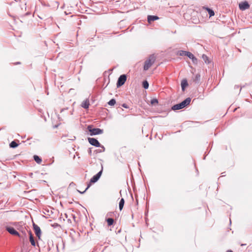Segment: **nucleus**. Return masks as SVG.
Instances as JSON below:
<instances>
[{
	"label": "nucleus",
	"instance_id": "1",
	"mask_svg": "<svg viewBox=\"0 0 252 252\" xmlns=\"http://www.w3.org/2000/svg\"><path fill=\"white\" fill-rule=\"evenodd\" d=\"M191 101V99L190 98H187L185 100L181 102L180 103L174 105L172 107V109L176 110H179L182 108H184L187 105H189Z\"/></svg>",
	"mask_w": 252,
	"mask_h": 252
},
{
	"label": "nucleus",
	"instance_id": "2",
	"mask_svg": "<svg viewBox=\"0 0 252 252\" xmlns=\"http://www.w3.org/2000/svg\"><path fill=\"white\" fill-rule=\"evenodd\" d=\"M155 62V58L153 56L150 57L148 60H147L144 64V69L145 70H148L151 65L153 64Z\"/></svg>",
	"mask_w": 252,
	"mask_h": 252
},
{
	"label": "nucleus",
	"instance_id": "3",
	"mask_svg": "<svg viewBox=\"0 0 252 252\" xmlns=\"http://www.w3.org/2000/svg\"><path fill=\"white\" fill-rule=\"evenodd\" d=\"M89 131L91 132V135H94L97 134H100L103 133V130L99 128H93L91 126H88Z\"/></svg>",
	"mask_w": 252,
	"mask_h": 252
},
{
	"label": "nucleus",
	"instance_id": "4",
	"mask_svg": "<svg viewBox=\"0 0 252 252\" xmlns=\"http://www.w3.org/2000/svg\"><path fill=\"white\" fill-rule=\"evenodd\" d=\"M126 79V77L125 75H122L118 79L117 86L119 87L124 84Z\"/></svg>",
	"mask_w": 252,
	"mask_h": 252
},
{
	"label": "nucleus",
	"instance_id": "5",
	"mask_svg": "<svg viewBox=\"0 0 252 252\" xmlns=\"http://www.w3.org/2000/svg\"><path fill=\"white\" fill-rule=\"evenodd\" d=\"M33 227L36 235L40 239L41 235V231L40 227L34 223L33 224Z\"/></svg>",
	"mask_w": 252,
	"mask_h": 252
},
{
	"label": "nucleus",
	"instance_id": "6",
	"mask_svg": "<svg viewBox=\"0 0 252 252\" xmlns=\"http://www.w3.org/2000/svg\"><path fill=\"white\" fill-rule=\"evenodd\" d=\"M239 7L242 10H245L249 8L250 5L247 1H242L239 4Z\"/></svg>",
	"mask_w": 252,
	"mask_h": 252
},
{
	"label": "nucleus",
	"instance_id": "7",
	"mask_svg": "<svg viewBox=\"0 0 252 252\" xmlns=\"http://www.w3.org/2000/svg\"><path fill=\"white\" fill-rule=\"evenodd\" d=\"M88 141L91 145L94 146L96 147H100V143L96 139L94 138H89Z\"/></svg>",
	"mask_w": 252,
	"mask_h": 252
},
{
	"label": "nucleus",
	"instance_id": "8",
	"mask_svg": "<svg viewBox=\"0 0 252 252\" xmlns=\"http://www.w3.org/2000/svg\"><path fill=\"white\" fill-rule=\"evenodd\" d=\"M6 230L8 231V232L9 233H10L12 235H17V236L19 235V233L16 230H15V229L13 228V227H7Z\"/></svg>",
	"mask_w": 252,
	"mask_h": 252
},
{
	"label": "nucleus",
	"instance_id": "9",
	"mask_svg": "<svg viewBox=\"0 0 252 252\" xmlns=\"http://www.w3.org/2000/svg\"><path fill=\"white\" fill-rule=\"evenodd\" d=\"M187 56H188L189 59H190L193 63H197V60L192 53L188 52V53H187Z\"/></svg>",
	"mask_w": 252,
	"mask_h": 252
},
{
	"label": "nucleus",
	"instance_id": "10",
	"mask_svg": "<svg viewBox=\"0 0 252 252\" xmlns=\"http://www.w3.org/2000/svg\"><path fill=\"white\" fill-rule=\"evenodd\" d=\"M159 18L157 16H149L148 17V21L151 23L152 21L158 20Z\"/></svg>",
	"mask_w": 252,
	"mask_h": 252
},
{
	"label": "nucleus",
	"instance_id": "11",
	"mask_svg": "<svg viewBox=\"0 0 252 252\" xmlns=\"http://www.w3.org/2000/svg\"><path fill=\"white\" fill-rule=\"evenodd\" d=\"M89 100L87 99H86L85 100L83 101V102L82 103V106L85 108H88L89 106Z\"/></svg>",
	"mask_w": 252,
	"mask_h": 252
},
{
	"label": "nucleus",
	"instance_id": "12",
	"mask_svg": "<svg viewBox=\"0 0 252 252\" xmlns=\"http://www.w3.org/2000/svg\"><path fill=\"white\" fill-rule=\"evenodd\" d=\"M188 86V82L186 80H183L181 82V87L183 90Z\"/></svg>",
	"mask_w": 252,
	"mask_h": 252
},
{
	"label": "nucleus",
	"instance_id": "13",
	"mask_svg": "<svg viewBox=\"0 0 252 252\" xmlns=\"http://www.w3.org/2000/svg\"><path fill=\"white\" fill-rule=\"evenodd\" d=\"M99 178H98V176H96V175L94 176L91 179L90 182L92 183H95L98 181Z\"/></svg>",
	"mask_w": 252,
	"mask_h": 252
},
{
	"label": "nucleus",
	"instance_id": "14",
	"mask_svg": "<svg viewBox=\"0 0 252 252\" xmlns=\"http://www.w3.org/2000/svg\"><path fill=\"white\" fill-rule=\"evenodd\" d=\"M125 203V200L124 198H122L119 202V209L121 211L123 209L124 205Z\"/></svg>",
	"mask_w": 252,
	"mask_h": 252
},
{
	"label": "nucleus",
	"instance_id": "15",
	"mask_svg": "<svg viewBox=\"0 0 252 252\" xmlns=\"http://www.w3.org/2000/svg\"><path fill=\"white\" fill-rule=\"evenodd\" d=\"M30 241L32 246H34L35 245V241L33 239V237L31 233H30Z\"/></svg>",
	"mask_w": 252,
	"mask_h": 252
},
{
	"label": "nucleus",
	"instance_id": "16",
	"mask_svg": "<svg viewBox=\"0 0 252 252\" xmlns=\"http://www.w3.org/2000/svg\"><path fill=\"white\" fill-rule=\"evenodd\" d=\"M202 59L204 60V61L205 62V63H210L209 59H208V57L207 56H206L205 55H202Z\"/></svg>",
	"mask_w": 252,
	"mask_h": 252
},
{
	"label": "nucleus",
	"instance_id": "17",
	"mask_svg": "<svg viewBox=\"0 0 252 252\" xmlns=\"http://www.w3.org/2000/svg\"><path fill=\"white\" fill-rule=\"evenodd\" d=\"M158 103V99L156 98H153L151 100V104L153 105H156Z\"/></svg>",
	"mask_w": 252,
	"mask_h": 252
},
{
	"label": "nucleus",
	"instance_id": "18",
	"mask_svg": "<svg viewBox=\"0 0 252 252\" xmlns=\"http://www.w3.org/2000/svg\"><path fill=\"white\" fill-rule=\"evenodd\" d=\"M34 159L35 160V161L38 163H39L41 162V159L39 158V157H38L37 156H34Z\"/></svg>",
	"mask_w": 252,
	"mask_h": 252
},
{
	"label": "nucleus",
	"instance_id": "19",
	"mask_svg": "<svg viewBox=\"0 0 252 252\" xmlns=\"http://www.w3.org/2000/svg\"><path fill=\"white\" fill-rule=\"evenodd\" d=\"M188 53V52L180 51L178 52V54L180 56H187V53Z\"/></svg>",
	"mask_w": 252,
	"mask_h": 252
},
{
	"label": "nucleus",
	"instance_id": "20",
	"mask_svg": "<svg viewBox=\"0 0 252 252\" xmlns=\"http://www.w3.org/2000/svg\"><path fill=\"white\" fill-rule=\"evenodd\" d=\"M143 86L145 89H148L149 87V83L147 81H145L143 82Z\"/></svg>",
	"mask_w": 252,
	"mask_h": 252
},
{
	"label": "nucleus",
	"instance_id": "21",
	"mask_svg": "<svg viewBox=\"0 0 252 252\" xmlns=\"http://www.w3.org/2000/svg\"><path fill=\"white\" fill-rule=\"evenodd\" d=\"M10 146L11 148H16V147H17L18 146V144L15 142L12 141L10 144Z\"/></svg>",
	"mask_w": 252,
	"mask_h": 252
},
{
	"label": "nucleus",
	"instance_id": "22",
	"mask_svg": "<svg viewBox=\"0 0 252 252\" xmlns=\"http://www.w3.org/2000/svg\"><path fill=\"white\" fill-rule=\"evenodd\" d=\"M116 103V101L115 99H111L109 102H108V104L110 105H111V106H113Z\"/></svg>",
	"mask_w": 252,
	"mask_h": 252
},
{
	"label": "nucleus",
	"instance_id": "23",
	"mask_svg": "<svg viewBox=\"0 0 252 252\" xmlns=\"http://www.w3.org/2000/svg\"><path fill=\"white\" fill-rule=\"evenodd\" d=\"M207 10H208V13L209 14L210 17H211V16H213L214 15V12L212 10L208 8Z\"/></svg>",
	"mask_w": 252,
	"mask_h": 252
},
{
	"label": "nucleus",
	"instance_id": "24",
	"mask_svg": "<svg viewBox=\"0 0 252 252\" xmlns=\"http://www.w3.org/2000/svg\"><path fill=\"white\" fill-rule=\"evenodd\" d=\"M107 222L109 225H111L113 223V220L112 219H108L107 220Z\"/></svg>",
	"mask_w": 252,
	"mask_h": 252
},
{
	"label": "nucleus",
	"instance_id": "25",
	"mask_svg": "<svg viewBox=\"0 0 252 252\" xmlns=\"http://www.w3.org/2000/svg\"><path fill=\"white\" fill-rule=\"evenodd\" d=\"M91 186V184H89L88 185V187H87V188L86 189L83 191V192H80V193H84L87 189H89V188Z\"/></svg>",
	"mask_w": 252,
	"mask_h": 252
},
{
	"label": "nucleus",
	"instance_id": "26",
	"mask_svg": "<svg viewBox=\"0 0 252 252\" xmlns=\"http://www.w3.org/2000/svg\"><path fill=\"white\" fill-rule=\"evenodd\" d=\"M101 173H102V171H100V172H99L97 174H96V176H98V178H99L101 175Z\"/></svg>",
	"mask_w": 252,
	"mask_h": 252
},
{
	"label": "nucleus",
	"instance_id": "27",
	"mask_svg": "<svg viewBox=\"0 0 252 252\" xmlns=\"http://www.w3.org/2000/svg\"><path fill=\"white\" fill-rule=\"evenodd\" d=\"M123 106L124 107H125V108H127V107L126 105V104H124L123 105Z\"/></svg>",
	"mask_w": 252,
	"mask_h": 252
},
{
	"label": "nucleus",
	"instance_id": "28",
	"mask_svg": "<svg viewBox=\"0 0 252 252\" xmlns=\"http://www.w3.org/2000/svg\"><path fill=\"white\" fill-rule=\"evenodd\" d=\"M227 252H232V251H227Z\"/></svg>",
	"mask_w": 252,
	"mask_h": 252
}]
</instances>
